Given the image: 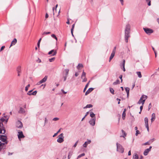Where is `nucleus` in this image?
Instances as JSON below:
<instances>
[{
    "instance_id": "nucleus-1",
    "label": "nucleus",
    "mask_w": 159,
    "mask_h": 159,
    "mask_svg": "<svg viewBox=\"0 0 159 159\" xmlns=\"http://www.w3.org/2000/svg\"><path fill=\"white\" fill-rule=\"evenodd\" d=\"M147 98V96L145 95H142L140 98L138 102L137 103L140 104L142 103V105H143L145 101Z\"/></svg>"
},
{
    "instance_id": "nucleus-2",
    "label": "nucleus",
    "mask_w": 159,
    "mask_h": 159,
    "mask_svg": "<svg viewBox=\"0 0 159 159\" xmlns=\"http://www.w3.org/2000/svg\"><path fill=\"white\" fill-rule=\"evenodd\" d=\"M117 151L123 153L124 151V149L120 144L117 143Z\"/></svg>"
},
{
    "instance_id": "nucleus-3",
    "label": "nucleus",
    "mask_w": 159,
    "mask_h": 159,
    "mask_svg": "<svg viewBox=\"0 0 159 159\" xmlns=\"http://www.w3.org/2000/svg\"><path fill=\"white\" fill-rule=\"evenodd\" d=\"M143 30H144V31L147 34H148L149 35H150L151 34H152L153 32V30L151 29L147 28H143Z\"/></svg>"
},
{
    "instance_id": "nucleus-4",
    "label": "nucleus",
    "mask_w": 159,
    "mask_h": 159,
    "mask_svg": "<svg viewBox=\"0 0 159 159\" xmlns=\"http://www.w3.org/2000/svg\"><path fill=\"white\" fill-rule=\"evenodd\" d=\"M64 138L63 134L61 133L59 135V138L57 139V141L58 142L61 143L64 141Z\"/></svg>"
},
{
    "instance_id": "nucleus-5",
    "label": "nucleus",
    "mask_w": 159,
    "mask_h": 159,
    "mask_svg": "<svg viewBox=\"0 0 159 159\" xmlns=\"http://www.w3.org/2000/svg\"><path fill=\"white\" fill-rule=\"evenodd\" d=\"M7 139V138L6 136L1 135L0 136V140L3 142V143H5L6 142H7V144L8 141Z\"/></svg>"
},
{
    "instance_id": "nucleus-6",
    "label": "nucleus",
    "mask_w": 159,
    "mask_h": 159,
    "mask_svg": "<svg viewBox=\"0 0 159 159\" xmlns=\"http://www.w3.org/2000/svg\"><path fill=\"white\" fill-rule=\"evenodd\" d=\"M18 137L20 140L21 139L24 138L25 137L22 131L19 130L18 132Z\"/></svg>"
},
{
    "instance_id": "nucleus-7",
    "label": "nucleus",
    "mask_w": 159,
    "mask_h": 159,
    "mask_svg": "<svg viewBox=\"0 0 159 159\" xmlns=\"http://www.w3.org/2000/svg\"><path fill=\"white\" fill-rule=\"evenodd\" d=\"M7 144V142L5 143H2L0 141V152L2 149H4L5 148L6 145Z\"/></svg>"
},
{
    "instance_id": "nucleus-8",
    "label": "nucleus",
    "mask_w": 159,
    "mask_h": 159,
    "mask_svg": "<svg viewBox=\"0 0 159 159\" xmlns=\"http://www.w3.org/2000/svg\"><path fill=\"white\" fill-rule=\"evenodd\" d=\"M57 52L56 50L53 49L48 52V55H51V56H54L57 54Z\"/></svg>"
},
{
    "instance_id": "nucleus-9",
    "label": "nucleus",
    "mask_w": 159,
    "mask_h": 159,
    "mask_svg": "<svg viewBox=\"0 0 159 159\" xmlns=\"http://www.w3.org/2000/svg\"><path fill=\"white\" fill-rule=\"evenodd\" d=\"M81 78L83 80L82 81L83 82H86L87 80V78L86 77V73L84 71L81 75Z\"/></svg>"
},
{
    "instance_id": "nucleus-10",
    "label": "nucleus",
    "mask_w": 159,
    "mask_h": 159,
    "mask_svg": "<svg viewBox=\"0 0 159 159\" xmlns=\"http://www.w3.org/2000/svg\"><path fill=\"white\" fill-rule=\"evenodd\" d=\"M144 121L145 126L147 129V130L148 131H149V128L148 125V120L147 117H145V118Z\"/></svg>"
},
{
    "instance_id": "nucleus-11",
    "label": "nucleus",
    "mask_w": 159,
    "mask_h": 159,
    "mask_svg": "<svg viewBox=\"0 0 159 159\" xmlns=\"http://www.w3.org/2000/svg\"><path fill=\"white\" fill-rule=\"evenodd\" d=\"M152 148V146H150L149 148L146 149L143 152V154L145 155H147L148 152L151 151V150Z\"/></svg>"
},
{
    "instance_id": "nucleus-12",
    "label": "nucleus",
    "mask_w": 159,
    "mask_h": 159,
    "mask_svg": "<svg viewBox=\"0 0 159 159\" xmlns=\"http://www.w3.org/2000/svg\"><path fill=\"white\" fill-rule=\"evenodd\" d=\"M16 126L18 128H20L23 126L22 123L20 121H18L16 123Z\"/></svg>"
},
{
    "instance_id": "nucleus-13",
    "label": "nucleus",
    "mask_w": 159,
    "mask_h": 159,
    "mask_svg": "<svg viewBox=\"0 0 159 159\" xmlns=\"http://www.w3.org/2000/svg\"><path fill=\"white\" fill-rule=\"evenodd\" d=\"M89 123L90 124L94 126L95 123V119L93 118L91 119L89 121Z\"/></svg>"
},
{
    "instance_id": "nucleus-14",
    "label": "nucleus",
    "mask_w": 159,
    "mask_h": 159,
    "mask_svg": "<svg viewBox=\"0 0 159 159\" xmlns=\"http://www.w3.org/2000/svg\"><path fill=\"white\" fill-rule=\"evenodd\" d=\"M130 25L129 24L127 25H126V29L125 30V32H130Z\"/></svg>"
},
{
    "instance_id": "nucleus-15",
    "label": "nucleus",
    "mask_w": 159,
    "mask_h": 159,
    "mask_svg": "<svg viewBox=\"0 0 159 159\" xmlns=\"http://www.w3.org/2000/svg\"><path fill=\"white\" fill-rule=\"evenodd\" d=\"M93 89L92 88H89L88 90L86 92L85 95H87L89 93L91 92H92Z\"/></svg>"
},
{
    "instance_id": "nucleus-16",
    "label": "nucleus",
    "mask_w": 159,
    "mask_h": 159,
    "mask_svg": "<svg viewBox=\"0 0 159 159\" xmlns=\"http://www.w3.org/2000/svg\"><path fill=\"white\" fill-rule=\"evenodd\" d=\"M156 118V115L154 113L152 114V118L151 119V121L152 123L155 119Z\"/></svg>"
},
{
    "instance_id": "nucleus-17",
    "label": "nucleus",
    "mask_w": 159,
    "mask_h": 159,
    "mask_svg": "<svg viewBox=\"0 0 159 159\" xmlns=\"http://www.w3.org/2000/svg\"><path fill=\"white\" fill-rule=\"evenodd\" d=\"M17 42V40L16 39H13V41H12L11 44L10 45V47L11 46L15 45Z\"/></svg>"
},
{
    "instance_id": "nucleus-18",
    "label": "nucleus",
    "mask_w": 159,
    "mask_h": 159,
    "mask_svg": "<svg viewBox=\"0 0 159 159\" xmlns=\"http://www.w3.org/2000/svg\"><path fill=\"white\" fill-rule=\"evenodd\" d=\"M25 112V110L22 107L20 108V110L18 112L19 113H24Z\"/></svg>"
},
{
    "instance_id": "nucleus-19",
    "label": "nucleus",
    "mask_w": 159,
    "mask_h": 159,
    "mask_svg": "<svg viewBox=\"0 0 159 159\" xmlns=\"http://www.w3.org/2000/svg\"><path fill=\"white\" fill-rule=\"evenodd\" d=\"M47 78L48 76H45L43 79L41 80L40 81L42 83L45 82L47 80Z\"/></svg>"
},
{
    "instance_id": "nucleus-20",
    "label": "nucleus",
    "mask_w": 159,
    "mask_h": 159,
    "mask_svg": "<svg viewBox=\"0 0 159 159\" xmlns=\"http://www.w3.org/2000/svg\"><path fill=\"white\" fill-rule=\"evenodd\" d=\"M16 70L17 73H20L21 70V66H18L16 68Z\"/></svg>"
},
{
    "instance_id": "nucleus-21",
    "label": "nucleus",
    "mask_w": 159,
    "mask_h": 159,
    "mask_svg": "<svg viewBox=\"0 0 159 159\" xmlns=\"http://www.w3.org/2000/svg\"><path fill=\"white\" fill-rule=\"evenodd\" d=\"M115 53L112 52V53L111 54V56L110 57L109 61V62H110L111 61V60L113 58V57H114L115 56Z\"/></svg>"
},
{
    "instance_id": "nucleus-22",
    "label": "nucleus",
    "mask_w": 159,
    "mask_h": 159,
    "mask_svg": "<svg viewBox=\"0 0 159 159\" xmlns=\"http://www.w3.org/2000/svg\"><path fill=\"white\" fill-rule=\"evenodd\" d=\"M121 131L122 132V133H123V135L120 136V137H123L124 138H125V137L126 136V134L125 133V132L124 131L123 129L121 130Z\"/></svg>"
},
{
    "instance_id": "nucleus-23",
    "label": "nucleus",
    "mask_w": 159,
    "mask_h": 159,
    "mask_svg": "<svg viewBox=\"0 0 159 159\" xmlns=\"http://www.w3.org/2000/svg\"><path fill=\"white\" fill-rule=\"evenodd\" d=\"M139 157L137 154L135 153L133 156V159H138Z\"/></svg>"
},
{
    "instance_id": "nucleus-24",
    "label": "nucleus",
    "mask_w": 159,
    "mask_h": 159,
    "mask_svg": "<svg viewBox=\"0 0 159 159\" xmlns=\"http://www.w3.org/2000/svg\"><path fill=\"white\" fill-rule=\"evenodd\" d=\"M89 82H90V81H89L88 83L86 84V85H85V87L84 88V90H83V92H85V91L86 90L87 88V87H88V86H89Z\"/></svg>"
},
{
    "instance_id": "nucleus-25",
    "label": "nucleus",
    "mask_w": 159,
    "mask_h": 159,
    "mask_svg": "<svg viewBox=\"0 0 159 159\" xmlns=\"http://www.w3.org/2000/svg\"><path fill=\"white\" fill-rule=\"evenodd\" d=\"M120 83V82L119 80H117L115 82L113 83V84L115 85L116 84H119Z\"/></svg>"
},
{
    "instance_id": "nucleus-26",
    "label": "nucleus",
    "mask_w": 159,
    "mask_h": 159,
    "mask_svg": "<svg viewBox=\"0 0 159 159\" xmlns=\"http://www.w3.org/2000/svg\"><path fill=\"white\" fill-rule=\"evenodd\" d=\"M136 73L137 74V75H138V76L140 78H141L142 77V75L141 74V73L140 71H138V72H136Z\"/></svg>"
},
{
    "instance_id": "nucleus-27",
    "label": "nucleus",
    "mask_w": 159,
    "mask_h": 159,
    "mask_svg": "<svg viewBox=\"0 0 159 159\" xmlns=\"http://www.w3.org/2000/svg\"><path fill=\"white\" fill-rule=\"evenodd\" d=\"M125 91L127 93V95H129V88H126L125 89Z\"/></svg>"
},
{
    "instance_id": "nucleus-28",
    "label": "nucleus",
    "mask_w": 159,
    "mask_h": 159,
    "mask_svg": "<svg viewBox=\"0 0 159 159\" xmlns=\"http://www.w3.org/2000/svg\"><path fill=\"white\" fill-rule=\"evenodd\" d=\"M83 65L81 64H79L78 66H77V68L78 69H80V67H83Z\"/></svg>"
},
{
    "instance_id": "nucleus-29",
    "label": "nucleus",
    "mask_w": 159,
    "mask_h": 159,
    "mask_svg": "<svg viewBox=\"0 0 159 159\" xmlns=\"http://www.w3.org/2000/svg\"><path fill=\"white\" fill-rule=\"evenodd\" d=\"M93 106L91 104H88L86 105V106L84 107V108H90L92 107Z\"/></svg>"
},
{
    "instance_id": "nucleus-30",
    "label": "nucleus",
    "mask_w": 159,
    "mask_h": 159,
    "mask_svg": "<svg viewBox=\"0 0 159 159\" xmlns=\"http://www.w3.org/2000/svg\"><path fill=\"white\" fill-rule=\"evenodd\" d=\"M125 112H123L122 114V117L123 120H124L125 119Z\"/></svg>"
},
{
    "instance_id": "nucleus-31",
    "label": "nucleus",
    "mask_w": 159,
    "mask_h": 159,
    "mask_svg": "<svg viewBox=\"0 0 159 159\" xmlns=\"http://www.w3.org/2000/svg\"><path fill=\"white\" fill-rule=\"evenodd\" d=\"M74 26H75V24H73L72 26V28L71 29V34H72V35H73V29H74Z\"/></svg>"
},
{
    "instance_id": "nucleus-32",
    "label": "nucleus",
    "mask_w": 159,
    "mask_h": 159,
    "mask_svg": "<svg viewBox=\"0 0 159 159\" xmlns=\"http://www.w3.org/2000/svg\"><path fill=\"white\" fill-rule=\"evenodd\" d=\"M146 2H148V5L150 6L151 5V1L150 0H146Z\"/></svg>"
},
{
    "instance_id": "nucleus-33",
    "label": "nucleus",
    "mask_w": 159,
    "mask_h": 159,
    "mask_svg": "<svg viewBox=\"0 0 159 159\" xmlns=\"http://www.w3.org/2000/svg\"><path fill=\"white\" fill-rule=\"evenodd\" d=\"M55 57H53L52 58H51L49 59V61L50 62H52L53 61H54V60H55Z\"/></svg>"
},
{
    "instance_id": "nucleus-34",
    "label": "nucleus",
    "mask_w": 159,
    "mask_h": 159,
    "mask_svg": "<svg viewBox=\"0 0 159 159\" xmlns=\"http://www.w3.org/2000/svg\"><path fill=\"white\" fill-rule=\"evenodd\" d=\"M51 36L52 38H54L56 40V41L57 40V37H56V36L54 34H52Z\"/></svg>"
},
{
    "instance_id": "nucleus-35",
    "label": "nucleus",
    "mask_w": 159,
    "mask_h": 159,
    "mask_svg": "<svg viewBox=\"0 0 159 159\" xmlns=\"http://www.w3.org/2000/svg\"><path fill=\"white\" fill-rule=\"evenodd\" d=\"M110 92L112 93V94H114V90L112 88H110Z\"/></svg>"
},
{
    "instance_id": "nucleus-36",
    "label": "nucleus",
    "mask_w": 159,
    "mask_h": 159,
    "mask_svg": "<svg viewBox=\"0 0 159 159\" xmlns=\"http://www.w3.org/2000/svg\"><path fill=\"white\" fill-rule=\"evenodd\" d=\"M95 116V115L93 112H91L90 114V116L91 117H92V118L93 117H94Z\"/></svg>"
},
{
    "instance_id": "nucleus-37",
    "label": "nucleus",
    "mask_w": 159,
    "mask_h": 159,
    "mask_svg": "<svg viewBox=\"0 0 159 159\" xmlns=\"http://www.w3.org/2000/svg\"><path fill=\"white\" fill-rule=\"evenodd\" d=\"M50 33H51L49 32H44L42 33V35H44V34H50Z\"/></svg>"
},
{
    "instance_id": "nucleus-38",
    "label": "nucleus",
    "mask_w": 159,
    "mask_h": 159,
    "mask_svg": "<svg viewBox=\"0 0 159 159\" xmlns=\"http://www.w3.org/2000/svg\"><path fill=\"white\" fill-rule=\"evenodd\" d=\"M150 142H149V141H148L147 142H146L145 143L143 144L142 145H149L150 144Z\"/></svg>"
},
{
    "instance_id": "nucleus-39",
    "label": "nucleus",
    "mask_w": 159,
    "mask_h": 159,
    "mask_svg": "<svg viewBox=\"0 0 159 159\" xmlns=\"http://www.w3.org/2000/svg\"><path fill=\"white\" fill-rule=\"evenodd\" d=\"M30 87V84H28L25 88V90L27 91L28 90V88Z\"/></svg>"
},
{
    "instance_id": "nucleus-40",
    "label": "nucleus",
    "mask_w": 159,
    "mask_h": 159,
    "mask_svg": "<svg viewBox=\"0 0 159 159\" xmlns=\"http://www.w3.org/2000/svg\"><path fill=\"white\" fill-rule=\"evenodd\" d=\"M129 37V36H125V41L126 43H127L128 42V38Z\"/></svg>"
},
{
    "instance_id": "nucleus-41",
    "label": "nucleus",
    "mask_w": 159,
    "mask_h": 159,
    "mask_svg": "<svg viewBox=\"0 0 159 159\" xmlns=\"http://www.w3.org/2000/svg\"><path fill=\"white\" fill-rule=\"evenodd\" d=\"M129 33L130 32H125V36H128L129 37Z\"/></svg>"
},
{
    "instance_id": "nucleus-42",
    "label": "nucleus",
    "mask_w": 159,
    "mask_h": 159,
    "mask_svg": "<svg viewBox=\"0 0 159 159\" xmlns=\"http://www.w3.org/2000/svg\"><path fill=\"white\" fill-rule=\"evenodd\" d=\"M88 144L87 143V142H86L83 144V146L84 147L86 148V147H87V146Z\"/></svg>"
},
{
    "instance_id": "nucleus-43",
    "label": "nucleus",
    "mask_w": 159,
    "mask_h": 159,
    "mask_svg": "<svg viewBox=\"0 0 159 159\" xmlns=\"http://www.w3.org/2000/svg\"><path fill=\"white\" fill-rule=\"evenodd\" d=\"M84 155H85V154L84 153H83L80 155H79L78 156V157L80 158L82 156H84Z\"/></svg>"
},
{
    "instance_id": "nucleus-44",
    "label": "nucleus",
    "mask_w": 159,
    "mask_h": 159,
    "mask_svg": "<svg viewBox=\"0 0 159 159\" xmlns=\"http://www.w3.org/2000/svg\"><path fill=\"white\" fill-rule=\"evenodd\" d=\"M155 140V139L154 138H153L150 139L149 141L150 142V143H151L153 142Z\"/></svg>"
},
{
    "instance_id": "nucleus-45",
    "label": "nucleus",
    "mask_w": 159,
    "mask_h": 159,
    "mask_svg": "<svg viewBox=\"0 0 159 159\" xmlns=\"http://www.w3.org/2000/svg\"><path fill=\"white\" fill-rule=\"evenodd\" d=\"M140 132L138 130H137L136 131L135 135L137 136L138 134H140Z\"/></svg>"
},
{
    "instance_id": "nucleus-46",
    "label": "nucleus",
    "mask_w": 159,
    "mask_h": 159,
    "mask_svg": "<svg viewBox=\"0 0 159 159\" xmlns=\"http://www.w3.org/2000/svg\"><path fill=\"white\" fill-rule=\"evenodd\" d=\"M125 61L124 60H123V62L122 63V66L123 67L125 66Z\"/></svg>"
},
{
    "instance_id": "nucleus-47",
    "label": "nucleus",
    "mask_w": 159,
    "mask_h": 159,
    "mask_svg": "<svg viewBox=\"0 0 159 159\" xmlns=\"http://www.w3.org/2000/svg\"><path fill=\"white\" fill-rule=\"evenodd\" d=\"M37 93V91H35L31 93V95H35L36 94V93Z\"/></svg>"
},
{
    "instance_id": "nucleus-48",
    "label": "nucleus",
    "mask_w": 159,
    "mask_h": 159,
    "mask_svg": "<svg viewBox=\"0 0 159 159\" xmlns=\"http://www.w3.org/2000/svg\"><path fill=\"white\" fill-rule=\"evenodd\" d=\"M48 120L47 118L45 117V122L44 124V126L45 125V124L48 122Z\"/></svg>"
},
{
    "instance_id": "nucleus-49",
    "label": "nucleus",
    "mask_w": 159,
    "mask_h": 159,
    "mask_svg": "<svg viewBox=\"0 0 159 159\" xmlns=\"http://www.w3.org/2000/svg\"><path fill=\"white\" fill-rule=\"evenodd\" d=\"M59 120V118L57 117H55L52 120L54 121H57Z\"/></svg>"
},
{
    "instance_id": "nucleus-50",
    "label": "nucleus",
    "mask_w": 159,
    "mask_h": 159,
    "mask_svg": "<svg viewBox=\"0 0 159 159\" xmlns=\"http://www.w3.org/2000/svg\"><path fill=\"white\" fill-rule=\"evenodd\" d=\"M32 90H31L29 91L27 93V94L29 95H31V93L32 92Z\"/></svg>"
},
{
    "instance_id": "nucleus-51",
    "label": "nucleus",
    "mask_w": 159,
    "mask_h": 159,
    "mask_svg": "<svg viewBox=\"0 0 159 159\" xmlns=\"http://www.w3.org/2000/svg\"><path fill=\"white\" fill-rule=\"evenodd\" d=\"M116 49V47H114V49L112 51V52L115 53Z\"/></svg>"
},
{
    "instance_id": "nucleus-52",
    "label": "nucleus",
    "mask_w": 159,
    "mask_h": 159,
    "mask_svg": "<svg viewBox=\"0 0 159 159\" xmlns=\"http://www.w3.org/2000/svg\"><path fill=\"white\" fill-rule=\"evenodd\" d=\"M122 78V75H120V76H119V78L121 80V83L122 82V81H123Z\"/></svg>"
},
{
    "instance_id": "nucleus-53",
    "label": "nucleus",
    "mask_w": 159,
    "mask_h": 159,
    "mask_svg": "<svg viewBox=\"0 0 159 159\" xmlns=\"http://www.w3.org/2000/svg\"><path fill=\"white\" fill-rule=\"evenodd\" d=\"M5 120V119L3 118H1L0 120L1 121V122H4Z\"/></svg>"
},
{
    "instance_id": "nucleus-54",
    "label": "nucleus",
    "mask_w": 159,
    "mask_h": 159,
    "mask_svg": "<svg viewBox=\"0 0 159 159\" xmlns=\"http://www.w3.org/2000/svg\"><path fill=\"white\" fill-rule=\"evenodd\" d=\"M65 71L66 72V75H67L69 71V70L68 69H66L65 70Z\"/></svg>"
},
{
    "instance_id": "nucleus-55",
    "label": "nucleus",
    "mask_w": 159,
    "mask_h": 159,
    "mask_svg": "<svg viewBox=\"0 0 159 159\" xmlns=\"http://www.w3.org/2000/svg\"><path fill=\"white\" fill-rule=\"evenodd\" d=\"M78 141H77L75 143V144H74V147H75L76 146H77V144H78Z\"/></svg>"
},
{
    "instance_id": "nucleus-56",
    "label": "nucleus",
    "mask_w": 159,
    "mask_h": 159,
    "mask_svg": "<svg viewBox=\"0 0 159 159\" xmlns=\"http://www.w3.org/2000/svg\"><path fill=\"white\" fill-rule=\"evenodd\" d=\"M4 117L6 119H7V120H8L9 118V116H4Z\"/></svg>"
},
{
    "instance_id": "nucleus-57",
    "label": "nucleus",
    "mask_w": 159,
    "mask_h": 159,
    "mask_svg": "<svg viewBox=\"0 0 159 159\" xmlns=\"http://www.w3.org/2000/svg\"><path fill=\"white\" fill-rule=\"evenodd\" d=\"M151 103H150L149 104V106H148V110H149V109H150V108H151Z\"/></svg>"
},
{
    "instance_id": "nucleus-58",
    "label": "nucleus",
    "mask_w": 159,
    "mask_h": 159,
    "mask_svg": "<svg viewBox=\"0 0 159 159\" xmlns=\"http://www.w3.org/2000/svg\"><path fill=\"white\" fill-rule=\"evenodd\" d=\"M5 47L4 46H2L1 48L0 51H1Z\"/></svg>"
},
{
    "instance_id": "nucleus-59",
    "label": "nucleus",
    "mask_w": 159,
    "mask_h": 159,
    "mask_svg": "<svg viewBox=\"0 0 159 159\" xmlns=\"http://www.w3.org/2000/svg\"><path fill=\"white\" fill-rule=\"evenodd\" d=\"M42 84V83H41V82L40 81H39V82H38L37 84V85H40V84Z\"/></svg>"
},
{
    "instance_id": "nucleus-60",
    "label": "nucleus",
    "mask_w": 159,
    "mask_h": 159,
    "mask_svg": "<svg viewBox=\"0 0 159 159\" xmlns=\"http://www.w3.org/2000/svg\"><path fill=\"white\" fill-rule=\"evenodd\" d=\"M143 105H142L140 107V110L141 111H142V109L143 108Z\"/></svg>"
},
{
    "instance_id": "nucleus-61",
    "label": "nucleus",
    "mask_w": 159,
    "mask_h": 159,
    "mask_svg": "<svg viewBox=\"0 0 159 159\" xmlns=\"http://www.w3.org/2000/svg\"><path fill=\"white\" fill-rule=\"evenodd\" d=\"M61 91L62 92V93L64 94H66V93L67 92H66L65 91H64V90H63V89H61Z\"/></svg>"
},
{
    "instance_id": "nucleus-62",
    "label": "nucleus",
    "mask_w": 159,
    "mask_h": 159,
    "mask_svg": "<svg viewBox=\"0 0 159 159\" xmlns=\"http://www.w3.org/2000/svg\"><path fill=\"white\" fill-rule=\"evenodd\" d=\"M122 5H123V0H120Z\"/></svg>"
},
{
    "instance_id": "nucleus-63",
    "label": "nucleus",
    "mask_w": 159,
    "mask_h": 159,
    "mask_svg": "<svg viewBox=\"0 0 159 159\" xmlns=\"http://www.w3.org/2000/svg\"><path fill=\"white\" fill-rule=\"evenodd\" d=\"M48 17V15L47 13H46L45 15V18H47Z\"/></svg>"
},
{
    "instance_id": "nucleus-64",
    "label": "nucleus",
    "mask_w": 159,
    "mask_h": 159,
    "mask_svg": "<svg viewBox=\"0 0 159 159\" xmlns=\"http://www.w3.org/2000/svg\"><path fill=\"white\" fill-rule=\"evenodd\" d=\"M79 74L78 73L76 72L75 74V76H77L79 75Z\"/></svg>"
}]
</instances>
